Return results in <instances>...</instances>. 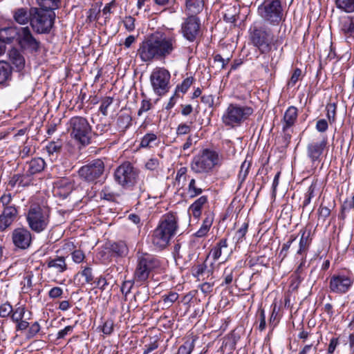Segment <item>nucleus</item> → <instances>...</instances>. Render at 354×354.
I'll return each mask as SVG.
<instances>
[{"label": "nucleus", "mask_w": 354, "mask_h": 354, "mask_svg": "<svg viewBox=\"0 0 354 354\" xmlns=\"http://www.w3.org/2000/svg\"><path fill=\"white\" fill-rule=\"evenodd\" d=\"M11 61L12 64L17 68L18 71H21L25 66L24 57L19 53L17 51H15L11 57Z\"/></svg>", "instance_id": "nucleus-41"}, {"label": "nucleus", "mask_w": 354, "mask_h": 354, "mask_svg": "<svg viewBox=\"0 0 354 354\" xmlns=\"http://www.w3.org/2000/svg\"><path fill=\"white\" fill-rule=\"evenodd\" d=\"M114 179L125 189L131 188L138 183V189L140 193H144L146 191L145 183L143 179H140L138 170L129 162H126L116 168L114 172Z\"/></svg>", "instance_id": "nucleus-3"}, {"label": "nucleus", "mask_w": 354, "mask_h": 354, "mask_svg": "<svg viewBox=\"0 0 354 354\" xmlns=\"http://www.w3.org/2000/svg\"><path fill=\"white\" fill-rule=\"evenodd\" d=\"M113 102V98L111 97H105L102 100L100 111L104 116H106L108 115V109Z\"/></svg>", "instance_id": "nucleus-46"}, {"label": "nucleus", "mask_w": 354, "mask_h": 354, "mask_svg": "<svg viewBox=\"0 0 354 354\" xmlns=\"http://www.w3.org/2000/svg\"><path fill=\"white\" fill-rule=\"evenodd\" d=\"M251 166V162L247 160H245L244 162L241 165L240 171L238 175V181L239 183V187L241 186V185L245 181L247 176L248 175L249 170Z\"/></svg>", "instance_id": "nucleus-39"}, {"label": "nucleus", "mask_w": 354, "mask_h": 354, "mask_svg": "<svg viewBox=\"0 0 354 354\" xmlns=\"http://www.w3.org/2000/svg\"><path fill=\"white\" fill-rule=\"evenodd\" d=\"M192 123V122H190L189 124L186 123L180 124L176 129V134L178 136H182L189 133L191 131V125Z\"/></svg>", "instance_id": "nucleus-55"}, {"label": "nucleus", "mask_w": 354, "mask_h": 354, "mask_svg": "<svg viewBox=\"0 0 354 354\" xmlns=\"http://www.w3.org/2000/svg\"><path fill=\"white\" fill-rule=\"evenodd\" d=\"M40 330V326L37 322H35L34 324H32L29 330L27 335L28 338H32L34 337Z\"/></svg>", "instance_id": "nucleus-63"}, {"label": "nucleus", "mask_w": 354, "mask_h": 354, "mask_svg": "<svg viewBox=\"0 0 354 354\" xmlns=\"http://www.w3.org/2000/svg\"><path fill=\"white\" fill-rule=\"evenodd\" d=\"M192 272L194 277H197L198 279H200L201 277H203L205 275L208 277L209 274H213V270L208 269L205 262L193 266Z\"/></svg>", "instance_id": "nucleus-33"}, {"label": "nucleus", "mask_w": 354, "mask_h": 354, "mask_svg": "<svg viewBox=\"0 0 354 354\" xmlns=\"http://www.w3.org/2000/svg\"><path fill=\"white\" fill-rule=\"evenodd\" d=\"M248 228V223H244L241 227L236 231L235 234V238L236 239V241L239 242L242 241L243 238L245 236Z\"/></svg>", "instance_id": "nucleus-59"}, {"label": "nucleus", "mask_w": 354, "mask_h": 354, "mask_svg": "<svg viewBox=\"0 0 354 354\" xmlns=\"http://www.w3.org/2000/svg\"><path fill=\"white\" fill-rule=\"evenodd\" d=\"M300 233L301 235L299 243V249L297 251V255H306L307 251L308 250L312 241V239L310 237V230H307L306 229L301 230Z\"/></svg>", "instance_id": "nucleus-25"}, {"label": "nucleus", "mask_w": 354, "mask_h": 354, "mask_svg": "<svg viewBox=\"0 0 354 354\" xmlns=\"http://www.w3.org/2000/svg\"><path fill=\"white\" fill-rule=\"evenodd\" d=\"M161 298L160 302L162 304V308H169L178 299V295L175 292H170L169 294L162 295Z\"/></svg>", "instance_id": "nucleus-38"}, {"label": "nucleus", "mask_w": 354, "mask_h": 354, "mask_svg": "<svg viewBox=\"0 0 354 354\" xmlns=\"http://www.w3.org/2000/svg\"><path fill=\"white\" fill-rule=\"evenodd\" d=\"M114 323L111 319H106L102 326V331L104 335H109L113 331Z\"/></svg>", "instance_id": "nucleus-51"}, {"label": "nucleus", "mask_w": 354, "mask_h": 354, "mask_svg": "<svg viewBox=\"0 0 354 354\" xmlns=\"http://www.w3.org/2000/svg\"><path fill=\"white\" fill-rule=\"evenodd\" d=\"M227 248V242L226 239H221L215 246H214L209 255H211L214 261H217Z\"/></svg>", "instance_id": "nucleus-29"}, {"label": "nucleus", "mask_w": 354, "mask_h": 354, "mask_svg": "<svg viewBox=\"0 0 354 354\" xmlns=\"http://www.w3.org/2000/svg\"><path fill=\"white\" fill-rule=\"evenodd\" d=\"M204 0H185V12L187 16H197L204 8Z\"/></svg>", "instance_id": "nucleus-23"}, {"label": "nucleus", "mask_w": 354, "mask_h": 354, "mask_svg": "<svg viewBox=\"0 0 354 354\" xmlns=\"http://www.w3.org/2000/svg\"><path fill=\"white\" fill-rule=\"evenodd\" d=\"M158 138L157 136L155 133H147L142 138L140 142V147H153V145H156V142Z\"/></svg>", "instance_id": "nucleus-43"}, {"label": "nucleus", "mask_w": 354, "mask_h": 354, "mask_svg": "<svg viewBox=\"0 0 354 354\" xmlns=\"http://www.w3.org/2000/svg\"><path fill=\"white\" fill-rule=\"evenodd\" d=\"M328 128V124L326 120L320 119L316 122V129L321 133L326 131Z\"/></svg>", "instance_id": "nucleus-64"}, {"label": "nucleus", "mask_w": 354, "mask_h": 354, "mask_svg": "<svg viewBox=\"0 0 354 354\" xmlns=\"http://www.w3.org/2000/svg\"><path fill=\"white\" fill-rule=\"evenodd\" d=\"M233 272H234V270L232 268H226L224 270V272H223L224 280H223V283H221V286H228L232 282Z\"/></svg>", "instance_id": "nucleus-50"}, {"label": "nucleus", "mask_w": 354, "mask_h": 354, "mask_svg": "<svg viewBox=\"0 0 354 354\" xmlns=\"http://www.w3.org/2000/svg\"><path fill=\"white\" fill-rule=\"evenodd\" d=\"M135 19L131 16H128L124 18L123 24L128 31L131 32L135 29Z\"/></svg>", "instance_id": "nucleus-60"}, {"label": "nucleus", "mask_w": 354, "mask_h": 354, "mask_svg": "<svg viewBox=\"0 0 354 354\" xmlns=\"http://www.w3.org/2000/svg\"><path fill=\"white\" fill-rule=\"evenodd\" d=\"M340 30L346 39H354V16H347L343 19Z\"/></svg>", "instance_id": "nucleus-24"}, {"label": "nucleus", "mask_w": 354, "mask_h": 354, "mask_svg": "<svg viewBox=\"0 0 354 354\" xmlns=\"http://www.w3.org/2000/svg\"><path fill=\"white\" fill-rule=\"evenodd\" d=\"M193 81H194V78L192 77H188L185 78L183 80V82L181 83V84H180L177 86L178 90L181 91L183 93H186L187 91L189 89V88L192 84Z\"/></svg>", "instance_id": "nucleus-54"}, {"label": "nucleus", "mask_w": 354, "mask_h": 354, "mask_svg": "<svg viewBox=\"0 0 354 354\" xmlns=\"http://www.w3.org/2000/svg\"><path fill=\"white\" fill-rule=\"evenodd\" d=\"M109 249L113 254L118 257L124 256L128 253V248L123 241L114 242L111 243Z\"/></svg>", "instance_id": "nucleus-34"}, {"label": "nucleus", "mask_w": 354, "mask_h": 354, "mask_svg": "<svg viewBox=\"0 0 354 354\" xmlns=\"http://www.w3.org/2000/svg\"><path fill=\"white\" fill-rule=\"evenodd\" d=\"M337 106L335 103H329L326 106V117L330 124L335 123L336 120Z\"/></svg>", "instance_id": "nucleus-45"}, {"label": "nucleus", "mask_w": 354, "mask_h": 354, "mask_svg": "<svg viewBox=\"0 0 354 354\" xmlns=\"http://www.w3.org/2000/svg\"><path fill=\"white\" fill-rule=\"evenodd\" d=\"M337 8L346 13L354 12V0H335Z\"/></svg>", "instance_id": "nucleus-36"}, {"label": "nucleus", "mask_w": 354, "mask_h": 354, "mask_svg": "<svg viewBox=\"0 0 354 354\" xmlns=\"http://www.w3.org/2000/svg\"><path fill=\"white\" fill-rule=\"evenodd\" d=\"M316 185L312 184L308 189V191L305 194L304 200L303 202V207H306L310 204L311 201V198L315 196V191Z\"/></svg>", "instance_id": "nucleus-47"}, {"label": "nucleus", "mask_w": 354, "mask_h": 354, "mask_svg": "<svg viewBox=\"0 0 354 354\" xmlns=\"http://www.w3.org/2000/svg\"><path fill=\"white\" fill-rule=\"evenodd\" d=\"M250 38L254 46L261 54L268 53L275 46L278 39H274L271 30L265 26L254 25L250 28Z\"/></svg>", "instance_id": "nucleus-8"}, {"label": "nucleus", "mask_w": 354, "mask_h": 354, "mask_svg": "<svg viewBox=\"0 0 354 354\" xmlns=\"http://www.w3.org/2000/svg\"><path fill=\"white\" fill-rule=\"evenodd\" d=\"M201 20L197 16H187L181 24L180 32L189 42L196 41L201 35Z\"/></svg>", "instance_id": "nucleus-15"}, {"label": "nucleus", "mask_w": 354, "mask_h": 354, "mask_svg": "<svg viewBox=\"0 0 354 354\" xmlns=\"http://www.w3.org/2000/svg\"><path fill=\"white\" fill-rule=\"evenodd\" d=\"M18 214L19 211L16 205L3 208L0 214V232H3L8 228L17 220Z\"/></svg>", "instance_id": "nucleus-19"}, {"label": "nucleus", "mask_w": 354, "mask_h": 354, "mask_svg": "<svg viewBox=\"0 0 354 354\" xmlns=\"http://www.w3.org/2000/svg\"><path fill=\"white\" fill-rule=\"evenodd\" d=\"M24 176L21 175H14L9 182L11 187H15L16 185L19 186L25 187L28 185V183H24Z\"/></svg>", "instance_id": "nucleus-52"}, {"label": "nucleus", "mask_w": 354, "mask_h": 354, "mask_svg": "<svg viewBox=\"0 0 354 354\" xmlns=\"http://www.w3.org/2000/svg\"><path fill=\"white\" fill-rule=\"evenodd\" d=\"M71 256L73 261L76 263H82L84 258L85 255L84 252L80 250H75L71 252Z\"/></svg>", "instance_id": "nucleus-58"}, {"label": "nucleus", "mask_w": 354, "mask_h": 354, "mask_svg": "<svg viewBox=\"0 0 354 354\" xmlns=\"http://www.w3.org/2000/svg\"><path fill=\"white\" fill-rule=\"evenodd\" d=\"M187 192L191 198H194L203 192V189L196 186L194 178H192L189 183Z\"/></svg>", "instance_id": "nucleus-44"}, {"label": "nucleus", "mask_w": 354, "mask_h": 354, "mask_svg": "<svg viewBox=\"0 0 354 354\" xmlns=\"http://www.w3.org/2000/svg\"><path fill=\"white\" fill-rule=\"evenodd\" d=\"M261 18L271 24H278L283 17V9L279 0L267 1L258 8Z\"/></svg>", "instance_id": "nucleus-11"}, {"label": "nucleus", "mask_w": 354, "mask_h": 354, "mask_svg": "<svg viewBox=\"0 0 354 354\" xmlns=\"http://www.w3.org/2000/svg\"><path fill=\"white\" fill-rule=\"evenodd\" d=\"M48 268H53L57 273H62L67 270V264L64 257H58L46 261Z\"/></svg>", "instance_id": "nucleus-26"}, {"label": "nucleus", "mask_w": 354, "mask_h": 354, "mask_svg": "<svg viewBox=\"0 0 354 354\" xmlns=\"http://www.w3.org/2000/svg\"><path fill=\"white\" fill-rule=\"evenodd\" d=\"M330 214V209L328 207L321 205L318 209V221L324 223Z\"/></svg>", "instance_id": "nucleus-48"}, {"label": "nucleus", "mask_w": 354, "mask_h": 354, "mask_svg": "<svg viewBox=\"0 0 354 354\" xmlns=\"http://www.w3.org/2000/svg\"><path fill=\"white\" fill-rule=\"evenodd\" d=\"M298 117V110L294 106H291L288 108L285 111L282 122V130L283 132H286L295 124Z\"/></svg>", "instance_id": "nucleus-21"}, {"label": "nucleus", "mask_w": 354, "mask_h": 354, "mask_svg": "<svg viewBox=\"0 0 354 354\" xmlns=\"http://www.w3.org/2000/svg\"><path fill=\"white\" fill-rule=\"evenodd\" d=\"M104 170V161L97 158L81 167L78 170V175L86 182L94 183L102 176Z\"/></svg>", "instance_id": "nucleus-12"}, {"label": "nucleus", "mask_w": 354, "mask_h": 354, "mask_svg": "<svg viewBox=\"0 0 354 354\" xmlns=\"http://www.w3.org/2000/svg\"><path fill=\"white\" fill-rule=\"evenodd\" d=\"M197 338L194 336L187 337L185 343L178 348V354H190L195 346Z\"/></svg>", "instance_id": "nucleus-35"}, {"label": "nucleus", "mask_w": 354, "mask_h": 354, "mask_svg": "<svg viewBox=\"0 0 354 354\" xmlns=\"http://www.w3.org/2000/svg\"><path fill=\"white\" fill-rule=\"evenodd\" d=\"M176 47L177 40L175 36L160 35L142 41L138 52L143 62H151L153 59H165L172 54Z\"/></svg>", "instance_id": "nucleus-1"}, {"label": "nucleus", "mask_w": 354, "mask_h": 354, "mask_svg": "<svg viewBox=\"0 0 354 354\" xmlns=\"http://www.w3.org/2000/svg\"><path fill=\"white\" fill-rule=\"evenodd\" d=\"M39 8L51 12L59 8L61 0H36Z\"/></svg>", "instance_id": "nucleus-32"}, {"label": "nucleus", "mask_w": 354, "mask_h": 354, "mask_svg": "<svg viewBox=\"0 0 354 354\" xmlns=\"http://www.w3.org/2000/svg\"><path fill=\"white\" fill-rule=\"evenodd\" d=\"M253 112L254 110L251 106L230 103L224 111L221 120L226 127L235 128L248 120Z\"/></svg>", "instance_id": "nucleus-5"}, {"label": "nucleus", "mask_w": 354, "mask_h": 354, "mask_svg": "<svg viewBox=\"0 0 354 354\" xmlns=\"http://www.w3.org/2000/svg\"><path fill=\"white\" fill-rule=\"evenodd\" d=\"M25 308L24 307H18L15 308L11 313V319L13 322L21 321L24 317Z\"/></svg>", "instance_id": "nucleus-49"}, {"label": "nucleus", "mask_w": 354, "mask_h": 354, "mask_svg": "<svg viewBox=\"0 0 354 354\" xmlns=\"http://www.w3.org/2000/svg\"><path fill=\"white\" fill-rule=\"evenodd\" d=\"M74 183L68 178H62L57 179L54 183L53 192L57 196L62 198H66L73 191Z\"/></svg>", "instance_id": "nucleus-20"}, {"label": "nucleus", "mask_w": 354, "mask_h": 354, "mask_svg": "<svg viewBox=\"0 0 354 354\" xmlns=\"http://www.w3.org/2000/svg\"><path fill=\"white\" fill-rule=\"evenodd\" d=\"M80 274L85 278V281L87 283H91L93 280L92 268L91 267H85Z\"/></svg>", "instance_id": "nucleus-57"}, {"label": "nucleus", "mask_w": 354, "mask_h": 354, "mask_svg": "<svg viewBox=\"0 0 354 354\" xmlns=\"http://www.w3.org/2000/svg\"><path fill=\"white\" fill-rule=\"evenodd\" d=\"M221 165V157L214 150L205 149L196 155L191 163L190 168L196 174H209L214 167Z\"/></svg>", "instance_id": "nucleus-4"}, {"label": "nucleus", "mask_w": 354, "mask_h": 354, "mask_svg": "<svg viewBox=\"0 0 354 354\" xmlns=\"http://www.w3.org/2000/svg\"><path fill=\"white\" fill-rule=\"evenodd\" d=\"M28 227L37 233L44 231L50 223V210L45 207L34 204L30 206L26 215Z\"/></svg>", "instance_id": "nucleus-6"}, {"label": "nucleus", "mask_w": 354, "mask_h": 354, "mask_svg": "<svg viewBox=\"0 0 354 354\" xmlns=\"http://www.w3.org/2000/svg\"><path fill=\"white\" fill-rule=\"evenodd\" d=\"M62 149V142L59 140L52 141L46 146V150L50 156H57L61 153Z\"/></svg>", "instance_id": "nucleus-40"}, {"label": "nucleus", "mask_w": 354, "mask_h": 354, "mask_svg": "<svg viewBox=\"0 0 354 354\" xmlns=\"http://www.w3.org/2000/svg\"><path fill=\"white\" fill-rule=\"evenodd\" d=\"M14 38V30L12 28H6L0 30V41L10 44Z\"/></svg>", "instance_id": "nucleus-42"}, {"label": "nucleus", "mask_w": 354, "mask_h": 354, "mask_svg": "<svg viewBox=\"0 0 354 354\" xmlns=\"http://www.w3.org/2000/svg\"><path fill=\"white\" fill-rule=\"evenodd\" d=\"M170 77L169 72L164 68H157L153 71L150 81L156 94L161 96L168 92Z\"/></svg>", "instance_id": "nucleus-14"}, {"label": "nucleus", "mask_w": 354, "mask_h": 354, "mask_svg": "<svg viewBox=\"0 0 354 354\" xmlns=\"http://www.w3.org/2000/svg\"><path fill=\"white\" fill-rule=\"evenodd\" d=\"M354 279L344 274H333L329 281L330 291L337 294L347 292L353 283Z\"/></svg>", "instance_id": "nucleus-16"}, {"label": "nucleus", "mask_w": 354, "mask_h": 354, "mask_svg": "<svg viewBox=\"0 0 354 354\" xmlns=\"http://www.w3.org/2000/svg\"><path fill=\"white\" fill-rule=\"evenodd\" d=\"M15 35L21 49L30 53L39 51L41 42L34 37L28 26L18 28Z\"/></svg>", "instance_id": "nucleus-13"}, {"label": "nucleus", "mask_w": 354, "mask_h": 354, "mask_svg": "<svg viewBox=\"0 0 354 354\" xmlns=\"http://www.w3.org/2000/svg\"><path fill=\"white\" fill-rule=\"evenodd\" d=\"M68 124L70 134L75 140L84 146L92 143V127L85 118L73 117Z\"/></svg>", "instance_id": "nucleus-7"}, {"label": "nucleus", "mask_w": 354, "mask_h": 354, "mask_svg": "<svg viewBox=\"0 0 354 354\" xmlns=\"http://www.w3.org/2000/svg\"><path fill=\"white\" fill-rule=\"evenodd\" d=\"M12 239L14 245L21 250L28 248L32 242L30 232L24 227L17 228L12 233Z\"/></svg>", "instance_id": "nucleus-17"}, {"label": "nucleus", "mask_w": 354, "mask_h": 354, "mask_svg": "<svg viewBox=\"0 0 354 354\" xmlns=\"http://www.w3.org/2000/svg\"><path fill=\"white\" fill-rule=\"evenodd\" d=\"M32 7L29 9L27 8H18L13 11V19L15 21L20 25H26L30 24L32 19Z\"/></svg>", "instance_id": "nucleus-22"}, {"label": "nucleus", "mask_w": 354, "mask_h": 354, "mask_svg": "<svg viewBox=\"0 0 354 354\" xmlns=\"http://www.w3.org/2000/svg\"><path fill=\"white\" fill-rule=\"evenodd\" d=\"M154 3L160 7H165V10L170 14L177 12L179 3L177 0H153Z\"/></svg>", "instance_id": "nucleus-30"}, {"label": "nucleus", "mask_w": 354, "mask_h": 354, "mask_svg": "<svg viewBox=\"0 0 354 354\" xmlns=\"http://www.w3.org/2000/svg\"><path fill=\"white\" fill-rule=\"evenodd\" d=\"M12 67L6 62H0V84H3L10 80Z\"/></svg>", "instance_id": "nucleus-31"}, {"label": "nucleus", "mask_w": 354, "mask_h": 354, "mask_svg": "<svg viewBox=\"0 0 354 354\" xmlns=\"http://www.w3.org/2000/svg\"><path fill=\"white\" fill-rule=\"evenodd\" d=\"M327 145V139L323 138L319 142H311L307 145L306 154L314 165L321 161V156Z\"/></svg>", "instance_id": "nucleus-18"}, {"label": "nucleus", "mask_w": 354, "mask_h": 354, "mask_svg": "<svg viewBox=\"0 0 354 354\" xmlns=\"http://www.w3.org/2000/svg\"><path fill=\"white\" fill-rule=\"evenodd\" d=\"M152 107V104L149 100H143L141 106L138 110V115H141L143 113L148 111Z\"/></svg>", "instance_id": "nucleus-61"}, {"label": "nucleus", "mask_w": 354, "mask_h": 354, "mask_svg": "<svg viewBox=\"0 0 354 354\" xmlns=\"http://www.w3.org/2000/svg\"><path fill=\"white\" fill-rule=\"evenodd\" d=\"M12 307L9 303H4L0 306V317H7L11 315Z\"/></svg>", "instance_id": "nucleus-53"}, {"label": "nucleus", "mask_w": 354, "mask_h": 354, "mask_svg": "<svg viewBox=\"0 0 354 354\" xmlns=\"http://www.w3.org/2000/svg\"><path fill=\"white\" fill-rule=\"evenodd\" d=\"M30 26L37 34H48L55 21V13L48 12L37 7H32Z\"/></svg>", "instance_id": "nucleus-9"}, {"label": "nucleus", "mask_w": 354, "mask_h": 354, "mask_svg": "<svg viewBox=\"0 0 354 354\" xmlns=\"http://www.w3.org/2000/svg\"><path fill=\"white\" fill-rule=\"evenodd\" d=\"M207 203V197L202 196L196 200L189 207L188 212L189 215H192L194 218H198L202 213V207Z\"/></svg>", "instance_id": "nucleus-27"}, {"label": "nucleus", "mask_w": 354, "mask_h": 354, "mask_svg": "<svg viewBox=\"0 0 354 354\" xmlns=\"http://www.w3.org/2000/svg\"><path fill=\"white\" fill-rule=\"evenodd\" d=\"M12 195L11 194H4L0 198V203L2 204L3 208H6V207H12L14 205H10L12 202Z\"/></svg>", "instance_id": "nucleus-62"}, {"label": "nucleus", "mask_w": 354, "mask_h": 354, "mask_svg": "<svg viewBox=\"0 0 354 354\" xmlns=\"http://www.w3.org/2000/svg\"><path fill=\"white\" fill-rule=\"evenodd\" d=\"M110 129V124L104 122H100L95 127V130L92 131V143L96 142V138L102 136Z\"/></svg>", "instance_id": "nucleus-37"}, {"label": "nucleus", "mask_w": 354, "mask_h": 354, "mask_svg": "<svg viewBox=\"0 0 354 354\" xmlns=\"http://www.w3.org/2000/svg\"><path fill=\"white\" fill-rule=\"evenodd\" d=\"M302 74V71L300 68H297L295 69L288 83V85L289 86H294L296 83L298 82L299 78L301 77Z\"/></svg>", "instance_id": "nucleus-56"}, {"label": "nucleus", "mask_w": 354, "mask_h": 354, "mask_svg": "<svg viewBox=\"0 0 354 354\" xmlns=\"http://www.w3.org/2000/svg\"><path fill=\"white\" fill-rule=\"evenodd\" d=\"M160 266L158 259L148 254H142L138 258L134 272V281L142 284L147 280L149 274Z\"/></svg>", "instance_id": "nucleus-10"}, {"label": "nucleus", "mask_w": 354, "mask_h": 354, "mask_svg": "<svg viewBox=\"0 0 354 354\" xmlns=\"http://www.w3.org/2000/svg\"><path fill=\"white\" fill-rule=\"evenodd\" d=\"M45 162L41 158L32 159L28 163V169L26 171L27 176H32L35 174L39 173L44 169Z\"/></svg>", "instance_id": "nucleus-28"}, {"label": "nucleus", "mask_w": 354, "mask_h": 354, "mask_svg": "<svg viewBox=\"0 0 354 354\" xmlns=\"http://www.w3.org/2000/svg\"><path fill=\"white\" fill-rule=\"evenodd\" d=\"M178 229V217L174 213L163 215L153 231L151 241L159 249L165 248Z\"/></svg>", "instance_id": "nucleus-2"}]
</instances>
